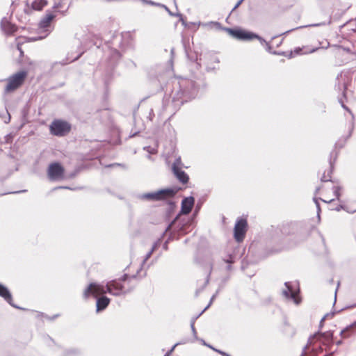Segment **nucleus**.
I'll use <instances>...</instances> for the list:
<instances>
[{"mask_svg": "<svg viewBox=\"0 0 356 356\" xmlns=\"http://www.w3.org/2000/svg\"><path fill=\"white\" fill-rule=\"evenodd\" d=\"M62 187H60L61 188ZM63 188H67L66 186L63 187Z\"/></svg>", "mask_w": 356, "mask_h": 356, "instance_id": "nucleus-57", "label": "nucleus"}, {"mask_svg": "<svg viewBox=\"0 0 356 356\" xmlns=\"http://www.w3.org/2000/svg\"><path fill=\"white\" fill-rule=\"evenodd\" d=\"M1 29L7 35H13L17 30V27L12 24L6 17H3L0 22Z\"/></svg>", "mask_w": 356, "mask_h": 356, "instance_id": "nucleus-12", "label": "nucleus"}, {"mask_svg": "<svg viewBox=\"0 0 356 356\" xmlns=\"http://www.w3.org/2000/svg\"><path fill=\"white\" fill-rule=\"evenodd\" d=\"M356 327V324H352L347 326L345 329L342 330L340 332L343 338H347L355 333L354 329Z\"/></svg>", "mask_w": 356, "mask_h": 356, "instance_id": "nucleus-20", "label": "nucleus"}, {"mask_svg": "<svg viewBox=\"0 0 356 356\" xmlns=\"http://www.w3.org/2000/svg\"><path fill=\"white\" fill-rule=\"evenodd\" d=\"M322 47H315V48H312V49H310L307 53H309V54H312V53H314L316 51H317L318 49H321Z\"/></svg>", "mask_w": 356, "mask_h": 356, "instance_id": "nucleus-38", "label": "nucleus"}, {"mask_svg": "<svg viewBox=\"0 0 356 356\" xmlns=\"http://www.w3.org/2000/svg\"><path fill=\"white\" fill-rule=\"evenodd\" d=\"M280 44H282V41H281V42H278L277 47H279V45H280Z\"/></svg>", "mask_w": 356, "mask_h": 356, "instance_id": "nucleus-54", "label": "nucleus"}, {"mask_svg": "<svg viewBox=\"0 0 356 356\" xmlns=\"http://www.w3.org/2000/svg\"><path fill=\"white\" fill-rule=\"evenodd\" d=\"M330 165L332 166V164L331 160L330 161Z\"/></svg>", "mask_w": 356, "mask_h": 356, "instance_id": "nucleus-56", "label": "nucleus"}, {"mask_svg": "<svg viewBox=\"0 0 356 356\" xmlns=\"http://www.w3.org/2000/svg\"><path fill=\"white\" fill-rule=\"evenodd\" d=\"M163 88H164V86H161V90H163Z\"/></svg>", "mask_w": 356, "mask_h": 356, "instance_id": "nucleus-55", "label": "nucleus"}, {"mask_svg": "<svg viewBox=\"0 0 356 356\" xmlns=\"http://www.w3.org/2000/svg\"><path fill=\"white\" fill-rule=\"evenodd\" d=\"M194 204V198L193 197H185L181 202V213L188 214L191 212Z\"/></svg>", "mask_w": 356, "mask_h": 356, "instance_id": "nucleus-14", "label": "nucleus"}, {"mask_svg": "<svg viewBox=\"0 0 356 356\" xmlns=\"http://www.w3.org/2000/svg\"><path fill=\"white\" fill-rule=\"evenodd\" d=\"M321 25H325V23L314 24L309 25L308 26H319Z\"/></svg>", "mask_w": 356, "mask_h": 356, "instance_id": "nucleus-44", "label": "nucleus"}, {"mask_svg": "<svg viewBox=\"0 0 356 356\" xmlns=\"http://www.w3.org/2000/svg\"><path fill=\"white\" fill-rule=\"evenodd\" d=\"M179 343H176L174 345V346L172 348V349L167 353V354L165 355V356H168L175 349V348L178 345Z\"/></svg>", "mask_w": 356, "mask_h": 356, "instance_id": "nucleus-42", "label": "nucleus"}, {"mask_svg": "<svg viewBox=\"0 0 356 356\" xmlns=\"http://www.w3.org/2000/svg\"><path fill=\"white\" fill-rule=\"evenodd\" d=\"M148 149H150V147H149ZM147 150L152 154H154L156 152V149L154 148H151V150Z\"/></svg>", "mask_w": 356, "mask_h": 356, "instance_id": "nucleus-46", "label": "nucleus"}, {"mask_svg": "<svg viewBox=\"0 0 356 356\" xmlns=\"http://www.w3.org/2000/svg\"><path fill=\"white\" fill-rule=\"evenodd\" d=\"M64 169L57 163L51 164L48 168V176L51 180H59L63 178Z\"/></svg>", "mask_w": 356, "mask_h": 356, "instance_id": "nucleus-10", "label": "nucleus"}, {"mask_svg": "<svg viewBox=\"0 0 356 356\" xmlns=\"http://www.w3.org/2000/svg\"><path fill=\"white\" fill-rule=\"evenodd\" d=\"M183 45L187 58L192 62H195L198 66H200V64L197 63V55L195 53H191L189 51L184 41L183 42Z\"/></svg>", "mask_w": 356, "mask_h": 356, "instance_id": "nucleus-19", "label": "nucleus"}, {"mask_svg": "<svg viewBox=\"0 0 356 356\" xmlns=\"http://www.w3.org/2000/svg\"><path fill=\"white\" fill-rule=\"evenodd\" d=\"M62 6V4L61 3L58 2V3H54V6L52 7V8L54 10H57L58 8H60Z\"/></svg>", "mask_w": 356, "mask_h": 356, "instance_id": "nucleus-37", "label": "nucleus"}, {"mask_svg": "<svg viewBox=\"0 0 356 356\" xmlns=\"http://www.w3.org/2000/svg\"><path fill=\"white\" fill-rule=\"evenodd\" d=\"M285 288L282 291V295L286 298L290 299L296 305L300 302V298L298 296L300 291L299 284L297 282H286L284 283Z\"/></svg>", "mask_w": 356, "mask_h": 356, "instance_id": "nucleus-4", "label": "nucleus"}, {"mask_svg": "<svg viewBox=\"0 0 356 356\" xmlns=\"http://www.w3.org/2000/svg\"><path fill=\"white\" fill-rule=\"evenodd\" d=\"M227 356H230V355H227Z\"/></svg>", "mask_w": 356, "mask_h": 356, "instance_id": "nucleus-58", "label": "nucleus"}, {"mask_svg": "<svg viewBox=\"0 0 356 356\" xmlns=\"http://www.w3.org/2000/svg\"><path fill=\"white\" fill-rule=\"evenodd\" d=\"M0 296L3 298L5 300H6L10 305H12L14 307H17L15 305L13 304L12 301V296L8 291V289L4 286L3 285L0 284Z\"/></svg>", "mask_w": 356, "mask_h": 356, "instance_id": "nucleus-16", "label": "nucleus"}, {"mask_svg": "<svg viewBox=\"0 0 356 356\" xmlns=\"http://www.w3.org/2000/svg\"><path fill=\"white\" fill-rule=\"evenodd\" d=\"M175 191L171 188L162 189L152 193L143 194L141 197L149 201L163 200L175 195Z\"/></svg>", "mask_w": 356, "mask_h": 356, "instance_id": "nucleus-6", "label": "nucleus"}, {"mask_svg": "<svg viewBox=\"0 0 356 356\" xmlns=\"http://www.w3.org/2000/svg\"><path fill=\"white\" fill-rule=\"evenodd\" d=\"M110 299L107 297L103 296L97 299V311L99 312L104 310L109 304Z\"/></svg>", "mask_w": 356, "mask_h": 356, "instance_id": "nucleus-17", "label": "nucleus"}, {"mask_svg": "<svg viewBox=\"0 0 356 356\" xmlns=\"http://www.w3.org/2000/svg\"><path fill=\"white\" fill-rule=\"evenodd\" d=\"M47 36H45V35L44 36H40V37H31V38H29V41L35 42V41H38V40H42V39H44Z\"/></svg>", "mask_w": 356, "mask_h": 356, "instance_id": "nucleus-33", "label": "nucleus"}, {"mask_svg": "<svg viewBox=\"0 0 356 356\" xmlns=\"http://www.w3.org/2000/svg\"><path fill=\"white\" fill-rule=\"evenodd\" d=\"M330 171H328L327 175H325V172L323 173V176L321 178V180L322 181H328L330 179Z\"/></svg>", "mask_w": 356, "mask_h": 356, "instance_id": "nucleus-28", "label": "nucleus"}, {"mask_svg": "<svg viewBox=\"0 0 356 356\" xmlns=\"http://www.w3.org/2000/svg\"><path fill=\"white\" fill-rule=\"evenodd\" d=\"M179 343H176L174 345V346L172 348V349L167 353V354L165 355V356H168L175 349V348L178 345Z\"/></svg>", "mask_w": 356, "mask_h": 356, "instance_id": "nucleus-41", "label": "nucleus"}, {"mask_svg": "<svg viewBox=\"0 0 356 356\" xmlns=\"http://www.w3.org/2000/svg\"><path fill=\"white\" fill-rule=\"evenodd\" d=\"M191 330H192V332H193V334L194 337L196 338L197 332H196V330L195 328V319H193L191 321Z\"/></svg>", "mask_w": 356, "mask_h": 356, "instance_id": "nucleus-30", "label": "nucleus"}, {"mask_svg": "<svg viewBox=\"0 0 356 356\" xmlns=\"http://www.w3.org/2000/svg\"><path fill=\"white\" fill-rule=\"evenodd\" d=\"M125 65L129 70H135L137 67L136 63L132 60H127Z\"/></svg>", "mask_w": 356, "mask_h": 356, "instance_id": "nucleus-24", "label": "nucleus"}, {"mask_svg": "<svg viewBox=\"0 0 356 356\" xmlns=\"http://www.w3.org/2000/svg\"><path fill=\"white\" fill-rule=\"evenodd\" d=\"M122 55L120 52L115 49H111L109 51V72L106 73V78L104 80V84L106 87L108 86V81L110 77L111 76V70L116 65L118 61L121 58Z\"/></svg>", "mask_w": 356, "mask_h": 356, "instance_id": "nucleus-9", "label": "nucleus"}, {"mask_svg": "<svg viewBox=\"0 0 356 356\" xmlns=\"http://www.w3.org/2000/svg\"><path fill=\"white\" fill-rule=\"evenodd\" d=\"M339 190H340V188H339V187H338V186H334V187L333 188V191H334V195H335L337 198H339Z\"/></svg>", "mask_w": 356, "mask_h": 356, "instance_id": "nucleus-34", "label": "nucleus"}, {"mask_svg": "<svg viewBox=\"0 0 356 356\" xmlns=\"http://www.w3.org/2000/svg\"><path fill=\"white\" fill-rule=\"evenodd\" d=\"M333 156H334V159H335L337 157V153L334 152H331L330 156L332 157Z\"/></svg>", "mask_w": 356, "mask_h": 356, "instance_id": "nucleus-47", "label": "nucleus"}, {"mask_svg": "<svg viewBox=\"0 0 356 356\" xmlns=\"http://www.w3.org/2000/svg\"><path fill=\"white\" fill-rule=\"evenodd\" d=\"M339 102L341 103V106L345 109L347 111H348V113L350 114L351 115V118H352V120L354 119V116H353V114L352 113V112L349 110V108L344 104V101L342 99H339Z\"/></svg>", "mask_w": 356, "mask_h": 356, "instance_id": "nucleus-27", "label": "nucleus"}, {"mask_svg": "<svg viewBox=\"0 0 356 356\" xmlns=\"http://www.w3.org/2000/svg\"><path fill=\"white\" fill-rule=\"evenodd\" d=\"M179 168H182V163H181L180 157H178L175 159V161L172 165V170H176V169H179Z\"/></svg>", "mask_w": 356, "mask_h": 356, "instance_id": "nucleus-23", "label": "nucleus"}, {"mask_svg": "<svg viewBox=\"0 0 356 356\" xmlns=\"http://www.w3.org/2000/svg\"><path fill=\"white\" fill-rule=\"evenodd\" d=\"M174 50H175L174 48L171 49V50H170L171 55L174 54Z\"/></svg>", "mask_w": 356, "mask_h": 356, "instance_id": "nucleus-50", "label": "nucleus"}, {"mask_svg": "<svg viewBox=\"0 0 356 356\" xmlns=\"http://www.w3.org/2000/svg\"><path fill=\"white\" fill-rule=\"evenodd\" d=\"M83 51H80L75 57H71L69 55L66 58V61L63 64H67L77 60L83 55Z\"/></svg>", "mask_w": 356, "mask_h": 356, "instance_id": "nucleus-22", "label": "nucleus"}, {"mask_svg": "<svg viewBox=\"0 0 356 356\" xmlns=\"http://www.w3.org/2000/svg\"><path fill=\"white\" fill-rule=\"evenodd\" d=\"M325 319V316H324L322 319H321V323Z\"/></svg>", "mask_w": 356, "mask_h": 356, "instance_id": "nucleus-52", "label": "nucleus"}, {"mask_svg": "<svg viewBox=\"0 0 356 356\" xmlns=\"http://www.w3.org/2000/svg\"><path fill=\"white\" fill-rule=\"evenodd\" d=\"M28 76L26 70H20L9 76L8 79H1L0 82L7 81V83L3 86V89H17L24 83Z\"/></svg>", "mask_w": 356, "mask_h": 356, "instance_id": "nucleus-3", "label": "nucleus"}, {"mask_svg": "<svg viewBox=\"0 0 356 356\" xmlns=\"http://www.w3.org/2000/svg\"><path fill=\"white\" fill-rule=\"evenodd\" d=\"M280 44H282V41H281V42H278L277 47H279V45H280Z\"/></svg>", "mask_w": 356, "mask_h": 356, "instance_id": "nucleus-53", "label": "nucleus"}, {"mask_svg": "<svg viewBox=\"0 0 356 356\" xmlns=\"http://www.w3.org/2000/svg\"><path fill=\"white\" fill-rule=\"evenodd\" d=\"M93 35L87 29H81L75 33V38L79 41V46L85 44L88 41L91 40Z\"/></svg>", "mask_w": 356, "mask_h": 356, "instance_id": "nucleus-13", "label": "nucleus"}, {"mask_svg": "<svg viewBox=\"0 0 356 356\" xmlns=\"http://www.w3.org/2000/svg\"><path fill=\"white\" fill-rule=\"evenodd\" d=\"M47 4V0H34L31 5L29 1H26V8L24 9V13L27 15H31L33 10L41 11Z\"/></svg>", "mask_w": 356, "mask_h": 356, "instance_id": "nucleus-11", "label": "nucleus"}, {"mask_svg": "<svg viewBox=\"0 0 356 356\" xmlns=\"http://www.w3.org/2000/svg\"><path fill=\"white\" fill-rule=\"evenodd\" d=\"M320 200L323 201V202H332L333 200V199H331L329 201H326V200H322V199H320Z\"/></svg>", "mask_w": 356, "mask_h": 356, "instance_id": "nucleus-49", "label": "nucleus"}, {"mask_svg": "<svg viewBox=\"0 0 356 356\" xmlns=\"http://www.w3.org/2000/svg\"><path fill=\"white\" fill-rule=\"evenodd\" d=\"M6 114H7V116L4 118L3 120H4V122L7 124L10 121V115L8 111L6 112Z\"/></svg>", "mask_w": 356, "mask_h": 356, "instance_id": "nucleus-36", "label": "nucleus"}, {"mask_svg": "<svg viewBox=\"0 0 356 356\" xmlns=\"http://www.w3.org/2000/svg\"><path fill=\"white\" fill-rule=\"evenodd\" d=\"M17 49L19 51V56H24V51L22 50L21 45L19 44H17Z\"/></svg>", "mask_w": 356, "mask_h": 356, "instance_id": "nucleus-35", "label": "nucleus"}, {"mask_svg": "<svg viewBox=\"0 0 356 356\" xmlns=\"http://www.w3.org/2000/svg\"><path fill=\"white\" fill-rule=\"evenodd\" d=\"M303 27H304V26H299V27H296V28H294V29H291L288 30V31H285V32H284V33H280V34H279V35H277L273 36V37H272V38H271V40H274V39H275L276 38H277V37H279V36H280V35H286V34H288L289 33H290V32H291V31H294V30L299 29H302V28H303Z\"/></svg>", "mask_w": 356, "mask_h": 356, "instance_id": "nucleus-25", "label": "nucleus"}, {"mask_svg": "<svg viewBox=\"0 0 356 356\" xmlns=\"http://www.w3.org/2000/svg\"><path fill=\"white\" fill-rule=\"evenodd\" d=\"M323 335L325 337H327V338H332V332H326V333H323Z\"/></svg>", "mask_w": 356, "mask_h": 356, "instance_id": "nucleus-39", "label": "nucleus"}, {"mask_svg": "<svg viewBox=\"0 0 356 356\" xmlns=\"http://www.w3.org/2000/svg\"><path fill=\"white\" fill-rule=\"evenodd\" d=\"M172 172L175 175V176L177 177V179L182 184H186L188 183L189 180V177L188 175L182 170L181 168L172 170Z\"/></svg>", "mask_w": 356, "mask_h": 356, "instance_id": "nucleus-15", "label": "nucleus"}, {"mask_svg": "<svg viewBox=\"0 0 356 356\" xmlns=\"http://www.w3.org/2000/svg\"><path fill=\"white\" fill-rule=\"evenodd\" d=\"M128 276L124 275L122 280H115L110 281L104 284L97 283H91L85 289L83 296L88 298L90 296H93L95 298L108 293L113 296H120L130 291V289L126 287L127 283Z\"/></svg>", "mask_w": 356, "mask_h": 356, "instance_id": "nucleus-1", "label": "nucleus"}, {"mask_svg": "<svg viewBox=\"0 0 356 356\" xmlns=\"http://www.w3.org/2000/svg\"><path fill=\"white\" fill-rule=\"evenodd\" d=\"M218 29L223 30L226 31L231 37L234 39L241 41H251L252 40L257 39L259 41L261 44H266L268 43L266 40L260 36L259 34L252 32L249 30H246L242 29L241 27H235V28H229V27H222L221 24L218 22H211Z\"/></svg>", "mask_w": 356, "mask_h": 356, "instance_id": "nucleus-2", "label": "nucleus"}, {"mask_svg": "<svg viewBox=\"0 0 356 356\" xmlns=\"http://www.w3.org/2000/svg\"><path fill=\"white\" fill-rule=\"evenodd\" d=\"M160 245V241H156L152 246V249L147 253L145 259L143 262L145 263L152 255V252L155 250V249Z\"/></svg>", "mask_w": 356, "mask_h": 356, "instance_id": "nucleus-21", "label": "nucleus"}, {"mask_svg": "<svg viewBox=\"0 0 356 356\" xmlns=\"http://www.w3.org/2000/svg\"><path fill=\"white\" fill-rule=\"evenodd\" d=\"M295 51L297 53V54H299L300 51H301V49L300 48H296L295 49Z\"/></svg>", "mask_w": 356, "mask_h": 356, "instance_id": "nucleus-48", "label": "nucleus"}, {"mask_svg": "<svg viewBox=\"0 0 356 356\" xmlns=\"http://www.w3.org/2000/svg\"><path fill=\"white\" fill-rule=\"evenodd\" d=\"M216 352L219 353L220 354H221L223 356H227L229 355L228 354H227L226 353L223 352V351H221V350H216V349H214Z\"/></svg>", "mask_w": 356, "mask_h": 356, "instance_id": "nucleus-43", "label": "nucleus"}, {"mask_svg": "<svg viewBox=\"0 0 356 356\" xmlns=\"http://www.w3.org/2000/svg\"><path fill=\"white\" fill-rule=\"evenodd\" d=\"M225 261L227 262V263H230V264L233 263L234 262L233 257L232 256H230L229 259L226 260Z\"/></svg>", "mask_w": 356, "mask_h": 356, "instance_id": "nucleus-45", "label": "nucleus"}, {"mask_svg": "<svg viewBox=\"0 0 356 356\" xmlns=\"http://www.w3.org/2000/svg\"><path fill=\"white\" fill-rule=\"evenodd\" d=\"M56 15L54 14L50 10H47L45 15L40 19L38 23V29L41 30L42 33H45V36H47L51 32L50 26L52 21L56 18Z\"/></svg>", "mask_w": 356, "mask_h": 356, "instance_id": "nucleus-7", "label": "nucleus"}, {"mask_svg": "<svg viewBox=\"0 0 356 356\" xmlns=\"http://www.w3.org/2000/svg\"><path fill=\"white\" fill-rule=\"evenodd\" d=\"M352 93H353V90H351L343 91V97L346 99V102H348V97L351 95Z\"/></svg>", "mask_w": 356, "mask_h": 356, "instance_id": "nucleus-29", "label": "nucleus"}, {"mask_svg": "<svg viewBox=\"0 0 356 356\" xmlns=\"http://www.w3.org/2000/svg\"><path fill=\"white\" fill-rule=\"evenodd\" d=\"M173 1H174V3H175V5L176 6V8L177 9V6L176 0H173Z\"/></svg>", "mask_w": 356, "mask_h": 356, "instance_id": "nucleus-51", "label": "nucleus"}, {"mask_svg": "<svg viewBox=\"0 0 356 356\" xmlns=\"http://www.w3.org/2000/svg\"><path fill=\"white\" fill-rule=\"evenodd\" d=\"M248 223L245 218H239L237 220L234 226V238L238 242H241L245 237L247 231Z\"/></svg>", "mask_w": 356, "mask_h": 356, "instance_id": "nucleus-8", "label": "nucleus"}, {"mask_svg": "<svg viewBox=\"0 0 356 356\" xmlns=\"http://www.w3.org/2000/svg\"><path fill=\"white\" fill-rule=\"evenodd\" d=\"M189 90H175V92L173 94V99H172V103L175 104V106H179L180 104H182L184 103V100H179V98H181L186 92H188Z\"/></svg>", "mask_w": 356, "mask_h": 356, "instance_id": "nucleus-18", "label": "nucleus"}, {"mask_svg": "<svg viewBox=\"0 0 356 356\" xmlns=\"http://www.w3.org/2000/svg\"><path fill=\"white\" fill-rule=\"evenodd\" d=\"M244 1V0H238L237 1V3L235 4V6H234V8H232L231 13H229V15L234 12L236 8H238L241 5V3Z\"/></svg>", "mask_w": 356, "mask_h": 356, "instance_id": "nucleus-32", "label": "nucleus"}, {"mask_svg": "<svg viewBox=\"0 0 356 356\" xmlns=\"http://www.w3.org/2000/svg\"><path fill=\"white\" fill-rule=\"evenodd\" d=\"M313 200H314V203L316 204V206L317 208V211H318V215L319 216V212L321 211L320 204L318 202L319 200L317 197H314Z\"/></svg>", "mask_w": 356, "mask_h": 356, "instance_id": "nucleus-31", "label": "nucleus"}, {"mask_svg": "<svg viewBox=\"0 0 356 356\" xmlns=\"http://www.w3.org/2000/svg\"><path fill=\"white\" fill-rule=\"evenodd\" d=\"M266 50L269 52V53H271L273 54H275V55H281V54H283L284 52L282 53H277V51H272V47L271 45L268 42L266 43Z\"/></svg>", "mask_w": 356, "mask_h": 356, "instance_id": "nucleus-26", "label": "nucleus"}, {"mask_svg": "<svg viewBox=\"0 0 356 356\" xmlns=\"http://www.w3.org/2000/svg\"><path fill=\"white\" fill-rule=\"evenodd\" d=\"M49 129L51 134L56 136H63L70 132L71 126L65 121L56 120L51 122Z\"/></svg>", "mask_w": 356, "mask_h": 356, "instance_id": "nucleus-5", "label": "nucleus"}, {"mask_svg": "<svg viewBox=\"0 0 356 356\" xmlns=\"http://www.w3.org/2000/svg\"><path fill=\"white\" fill-rule=\"evenodd\" d=\"M213 299H214V296L211 298L209 304L204 308V309L200 314V315H201L206 309H207V308L211 305Z\"/></svg>", "mask_w": 356, "mask_h": 356, "instance_id": "nucleus-40", "label": "nucleus"}]
</instances>
